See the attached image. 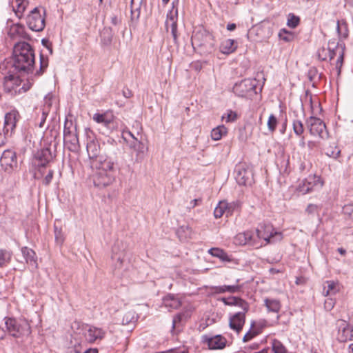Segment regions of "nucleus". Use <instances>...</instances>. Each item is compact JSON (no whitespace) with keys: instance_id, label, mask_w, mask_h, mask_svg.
<instances>
[{"instance_id":"1","label":"nucleus","mask_w":353,"mask_h":353,"mask_svg":"<svg viewBox=\"0 0 353 353\" xmlns=\"http://www.w3.org/2000/svg\"><path fill=\"white\" fill-rule=\"evenodd\" d=\"M34 65V51L27 42L16 43L13 48L12 67L18 72L30 73Z\"/></svg>"},{"instance_id":"2","label":"nucleus","mask_w":353,"mask_h":353,"mask_svg":"<svg viewBox=\"0 0 353 353\" xmlns=\"http://www.w3.org/2000/svg\"><path fill=\"white\" fill-rule=\"evenodd\" d=\"M191 42L194 50L201 55L211 54L215 50L214 36L203 28L193 32Z\"/></svg>"},{"instance_id":"3","label":"nucleus","mask_w":353,"mask_h":353,"mask_svg":"<svg viewBox=\"0 0 353 353\" xmlns=\"http://www.w3.org/2000/svg\"><path fill=\"white\" fill-rule=\"evenodd\" d=\"M344 52V43L336 41V39H332L328 42L327 48L325 47L319 48L318 50L317 54L319 59L322 61H326L327 59L331 61L335 57H337L335 63V70L337 75L339 76L341 74V67L343 63Z\"/></svg>"},{"instance_id":"4","label":"nucleus","mask_w":353,"mask_h":353,"mask_svg":"<svg viewBox=\"0 0 353 353\" xmlns=\"http://www.w3.org/2000/svg\"><path fill=\"white\" fill-rule=\"evenodd\" d=\"M92 170H95V172L92 176L94 186L101 189L111 185L114 181V172L115 170L114 162L106 161L97 167H91Z\"/></svg>"},{"instance_id":"5","label":"nucleus","mask_w":353,"mask_h":353,"mask_svg":"<svg viewBox=\"0 0 353 353\" xmlns=\"http://www.w3.org/2000/svg\"><path fill=\"white\" fill-rule=\"evenodd\" d=\"M4 320L7 332L14 338L28 336L31 333L30 325L25 319L5 317Z\"/></svg>"},{"instance_id":"6","label":"nucleus","mask_w":353,"mask_h":353,"mask_svg":"<svg viewBox=\"0 0 353 353\" xmlns=\"http://www.w3.org/2000/svg\"><path fill=\"white\" fill-rule=\"evenodd\" d=\"M19 119V113L16 110L6 114L3 125L0 123V146L4 145L7 138L14 134Z\"/></svg>"},{"instance_id":"7","label":"nucleus","mask_w":353,"mask_h":353,"mask_svg":"<svg viewBox=\"0 0 353 353\" xmlns=\"http://www.w3.org/2000/svg\"><path fill=\"white\" fill-rule=\"evenodd\" d=\"M63 141L67 149L76 152L79 150L80 145L77 132V128L71 121L66 120L63 129Z\"/></svg>"},{"instance_id":"8","label":"nucleus","mask_w":353,"mask_h":353,"mask_svg":"<svg viewBox=\"0 0 353 353\" xmlns=\"http://www.w3.org/2000/svg\"><path fill=\"white\" fill-rule=\"evenodd\" d=\"M258 83L256 79H245L236 83L232 91L239 97H252L257 94Z\"/></svg>"},{"instance_id":"9","label":"nucleus","mask_w":353,"mask_h":353,"mask_svg":"<svg viewBox=\"0 0 353 353\" xmlns=\"http://www.w3.org/2000/svg\"><path fill=\"white\" fill-rule=\"evenodd\" d=\"M21 83V80L18 77L14 75L6 77L3 83L4 90L12 96L26 92L32 87L33 81L32 79L30 81V79H28L27 83H24L22 87H20Z\"/></svg>"},{"instance_id":"10","label":"nucleus","mask_w":353,"mask_h":353,"mask_svg":"<svg viewBox=\"0 0 353 353\" xmlns=\"http://www.w3.org/2000/svg\"><path fill=\"white\" fill-rule=\"evenodd\" d=\"M87 152L90 159V167H97L102 163L111 159L100 154L101 149L98 141L92 139L87 143Z\"/></svg>"},{"instance_id":"11","label":"nucleus","mask_w":353,"mask_h":353,"mask_svg":"<svg viewBox=\"0 0 353 353\" xmlns=\"http://www.w3.org/2000/svg\"><path fill=\"white\" fill-rule=\"evenodd\" d=\"M26 23L32 31L40 32L44 29L45 17L41 14L39 8H34L30 12L26 17Z\"/></svg>"},{"instance_id":"12","label":"nucleus","mask_w":353,"mask_h":353,"mask_svg":"<svg viewBox=\"0 0 353 353\" xmlns=\"http://www.w3.org/2000/svg\"><path fill=\"white\" fill-rule=\"evenodd\" d=\"M235 179L241 185H250L253 182L252 168L245 163L237 165L235 168Z\"/></svg>"},{"instance_id":"13","label":"nucleus","mask_w":353,"mask_h":353,"mask_svg":"<svg viewBox=\"0 0 353 353\" xmlns=\"http://www.w3.org/2000/svg\"><path fill=\"white\" fill-rule=\"evenodd\" d=\"M323 185L320 176L314 174L309 175L297 188L298 191L303 194H307L314 190L315 188H321Z\"/></svg>"},{"instance_id":"14","label":"nucleus","mask_w":353,"mask_h":353,"mask_svg":"<svg viewBox=\"0 0 353 353\" xmlns=\"http://www.w3.org/2000/svg\"><path fill=\"white\" fill-rule=\"evenodd\" d=\"M201 342L207 345L210 350H222L227 344V339L221 334L214 336L203 335Z\"/></svg>"},{"instance_id":"15","label":"nucleus","mask_w":353,"mask_h":353,"mask_svg":"<svg viewBox=\"0 0 353 353\" xmlns=\"http://www.w3.org/2000/svg\"><path fill=\"white\" fill-rule=\"evenodd\" d=\"M248 312L244 310L239 311L229 316V327L231 330L239 334L245 323V315Z\"/></svg>"},{"instance_id":"16","label":"nucleus","mask_w":353,"mask_h":353,"mask_svg":"<svg viewBox=\"0 0 353 353\" xmlns=\"http://www.w3.org/2000/svg\"><path fill=\"white\" fill-rule=\"evenodd\" d=\"M306 124L312 135H318L323 137L325 125L321 119L315 117H310L306 120Z\"/></svg>"},{"instance_id":"17","label":"nucleus","mask_w":353,"mask_h":353,"mask_svg":"<svg viewBox=\"0 0 353 353\" xmlns=\"http://www.w3.org/2000/svg\"><path fill=\"white\" fill-rule=\"evenodd\" d=\"M105 335V332L94 326L86 325L84 329L83 336L86 341L92 343L97 340H102Z\"/></svg>"},{"instance_id":"18","label":"nucleus","mask_w":353,"mask_h":353,"mask_svg":"<svg viewBox=\"0 0 353 353\" xmlns=\"http://www.w3.org/2000/svg\"><path fill=\"white\" fill-rule=\"evenodd\" d=\"M0 163L6 172H10L17 164L15 152L10 150H5L1 157Z\"/></svg>"},{"instance_id":"19","label":"nucleus","mask_w":353,"mask_h":353,"mask_svg":"<svg viewBox=\"0 0 353 353\" xmlns=\"http://www.w3.org/2000/svg\"><path fill=\"white\" fill-rule=\"evenodd\" d=\"M339 327L338 340L340 342L353 341V326L344 320H340Z\"/></svg>"},{"instance_id":"20","label":"nucleus","mask_w":353,"mask_h":353,"mask_svg":"<svg viewBox=\"0 0 353 353\" xmlns=\"http://www.w3.org/2000/svg\"><path fill=\"white\" fill-rule=\"evenodd\" d=\"M219 300L223 302L225 305L236 306L245 312H248L250 309L249 303L238 296L221 297Z\"/></svg>"},{"instance_id":"21","label":"nucleus","mask_w":353,"mask_h":353,"mask_svg":"<svg viewBox=\"0 0 353 353\" xmlns=\"http://www.w3.org/2000/svg\"><path fill=\"white\" fill-rule=\"evenodd\" d=\"M106 130L108 133L121 132L122 138L124 140H126V134L129 135L130 137H133V134L130 131L124 129L123 124L116 117H114V118L112 120L110 125L107 127Z\"/></svg>"},{"instance_id":"22","label":"nucleus","mask_w":353,"mask_h":353,"mask_svg":"<svg viewBox=\"0 0 353 353\" xmlns=\"http://www.w3.org/2000/svg\"><path fill=\"white\" fill-rule=\"evenodd\" d=\"M270 227L263 228V226H261V228L256 229L254 232L256 241L259 239H263L269 243L274 236H279V239H281V233L275 232L273 234L272 232H270Z\"/></svg>"},{"instance_id":"23","label":"nucleus","mask_w":353,"mask_h":353,"mask_svg":"<svg viewBox=\"0 0 353 353\" xmlns=\"http://www.w3.org/2000/svg\"><path fill=\"white\" fill-rule=\"evenodd\" d=\"M165 28L167 31H168L169 29L170 28L174 43L176 44L178 41L177 19L176 17L174 15L172 12H170L167 15V19L165 21Z\"/></svg>"},{"instance_id":"24","label":"nucleus","mask_w":353,"mask_h":353,"mask_svg":"<svg viewBox=\"0 0 353 353\" xmlns=\"http://www.w3.org/2000/svg\"><path fill=\"white\" fill-rule=\"evenodd\" d=\"M35 159L39 161L38 165L45 167L52 159V154L50 148H43L35 154Z\"/></svg>"},{"instance_id":"25","label":"nucleus","mask_w":353,"mask_h":353,"mask_svg":"<svg viewBox=\"0 0 353 353\" xmlns=\"http://www.w3.org/2000/svg\"><path fill=\"white\" fill-rule=\"evenodd\" d=\"M114 117L112 111H106L102 114H94L92 119L97 123H101L107 128Z\"/></svg>"},{"instance_id":"26","label":"nucleus","mask_w":353,"mask_h":353,"mask_svg":"<svg viewBox=\"0 0 353 353\" xmlns=\"http://www.w3.org/2000/svg\"><path fill=\"white\" fill-rule=\"evenodd\" d=\"M22 254L26 259V263L32 268H37V256L34 251L28 247L21 248Z\"/></svg>"},{"instance_id":"27","label":"nucleus","mask_w":353,"mask_h":353,"mask_svg":"<svg viewBox=\"0 0 353 353\" xmlns=\"http://www.w3.org/2000/svg\"><path fill=\"white\" fill-rule=\"evenodd\" d=\"M242 285L239 284L235 285H223L212 287V290L216 294H223L229 292L230 294H234L239 292L241 290Z\"/></svg>"},{"instance_id":"28","label":"nucleus","mask_w":353,"mask_h":353,"mask_svg":"<svg viewBox=\"0 0 353 353\" xmlns=\"http://www.w3.org/2000/svg\"><path fill=\"white\" fill-rule=\"evenodd\" d=\"M163 303L167 308L170 310L178 309L181 305V301L174 294H169L163 299Z\"/></svg>"},{"instance_id":"29","label":"nucleus","mask_w":353,"mask_h":353,"mask_svg":"<svg viewBox=\"0 0 353 353\" xmlns=\"http://www.w3.org/2000/svg\"><path fill=\"white\" fill-rule=\"evenodd\" d=\"M134 141L130 144V148H133L134 152L137 153V159L141 160L143 158L144 153L145 152V145L140 141H139L134 135L131 137Z\"/></svg>"},{"instance_id":"30","label":"nucleus","mask_w":353,"mask_h":353,"mask_svg":"<svg viewBox=\"0 0 353 353\" xmlns=\"http://www.w3.org/2000/svg\"><path fill=\"white\" fill-rule=\"evenodd\" d=\"M237 48L236 43L233 39L224 40L220 46V51L223 54H229L236 50Z\"/></svg>"},{"instance_id":"31","label":"nucleus","mask_w":353,"mask_h":353,"mask_svg":"<svg viewBox=\"0 0 353 353\" xmlns=\"http://www.w3.org/2000/svg\"><path fill=\"white\" fill-rule=\"evenodd\" d=\"M208 253L210 254L212 256L219 258L222 261L230 262L232 261L231 258L223 250L218 248H210L208 250Z\"/></svg>"},{"instance_id":"32","label":"nucleus","mask_w":353,"mask_h":353,"mask_svg":"<svg viewBox=\"0 0 353 353\" xmlns=\"http://www.w3.org/2000/svg\"><path fill=\"white\" fill-rule=\"evenodd\" d=\"M245 237V240L248 241V245L252 246H259V243L256 242L255 233L253 231L248 230L242 233L238 234V239H241V237Z\"/></svg>"},{"instance_id":"33","label":"nucleus","mask_w":353,"mask_h":353,"mask_svg":"<svg viewBox=\"0 0 353 353\" xmlns=\"http://www.w3.org/2000/svg\"><path fill=\"white\" fill-rule=\"evenodd\" d=\"M261 333V329L256 327L255 321L251 323V326L248 332L244 335L243 338V342H248L252 340Z\"/></svg>"},{"instance_id":"34","label":"nucleus","mask_w":353,"mask_h":353,"mask_svg":"<svg viewBox=\"0 0 353 353\" xmlns=\"http://www.w3.org/2000/svg\"><path fill=\"white\" fill-rule=\"evenodd\" d=\"M12 256V251L6 249H0V268L7 266L11 261Z\"/></svg>"},{"instance_id":"35","label":"nucleus","mask_w":353,"mask_h":353,"mask_svg":"<svg viewBox=\"0 0 353 353\" xmlns=\"http://www.w3.org/2000/svg\"><path fill=\"white\" fill-rule=\"evenodd\" d=\"M265 305L269 312L277 313L281 309V303L276 299H265Z\"/></svg>"},{"instance_id":"36","label":"nucleus","mask_w":353,"mask_h":353,"mask_svg":"<svg viewBox=\"0 0 353 353\" xmlns=\"http://www.w3.org/2000/svg\"><path fill=\"white\" fill-rule=\"evenodd\" d=\"M325 154L332 158L337 159L341 153V150L334 143L329 145H326L324 148Z\"/></svg>"},{"instance_id":"37","label":"nucleus","mask_w":353,"mask_h":353,"mask_svg":"<svg viewBox=\"0 0 353 353\" xmlns=\"http://www.w3.org/2000/svg\"><path fill=\"white\" fill-rule=\"evenodd\" d=\"M228 132L227 128L223 125H219L211 132V137L214 141L220 140Z\"/></svg>"},{"instance_id":"38","label":"nucleus","mask_w":353,"mask_h":353,"mask_svg":"<svg viewBox=\"0 0 353 353\" xmlns=\"http://www.w3.org/2000/svg\"><path fill=\"white\" fill-rule=\"evenodd\" d=\"M14 8L17 15L21 17V15L23 14L28 5V0H14Z\"/></svg>"},{"instance_id":"39","label":"nucleus","mask_w":353,"mask_h":353,"mask_svg":"<svg viewBox=\"0 0 353 353\" xmlns=\"http://www.w3.org/2000/svg\"><path fill=\"white\" fill-rule=\"evenodd\" d=\"M327 287H324L323 293L325 296L336 294L339 291V283L334 281H326Z\"/></svg>"},{"instance_id":"40","label":"nucleus","mask_w":353,"mask_h":353,"mask_svg":"<svg viewBox=\"0 0 353 353\" xmlns=\"http://www.w3.org/2000/svg\"><path fill=\"white\" fill-rule=\"evenodd\" d=\"M227 205L225 201H220L214 211L216 219L221 218L224 214L226 215Z\"/></svg>"},{"instance_id":"41","label":"nucleus","mask_w":353,"mask_h":353,"mask_svg":"<svg viewBox=\"0 0 353 353\" xmlns=\"http://www.w3.org/2000/svg\"><path fill=\"white\" fill-rule=\"evenodd\" d=\"M126 248V244L123 241L117 240L112 247V254H125Z\"/></svg>"},{"instance_id":"42","label":"nucleus","mask_w":353,"mask_h":353,"mask_svg":"<svg viewBox=\"0 0 353 353\" xmlns=\"http://www.w3.org/2000/svg\"><path fill=\"white\" fill-rule=\"evenodd\" d=\"M336 29L341 37L346 38L348 35L347 25L345 21H337Z\"/></svg>"},{"instance_id":"43","label":"nucleus","mask_w":353,"mask_h":353,"mask_svg":"<svg viewBox=\"0 0 353 353\" xmlns=\"http://www.w3.org/2000/svg\"><path fill=\"white\" fill-rule=\"evenodd\" d=\"M48 66V58L45 57L42 54L40 55V67L39 70L35 73V76H41L45 72Z\"/></svg>"},{"instance_id":"44","label":"nucleus","mask_w":353,"mask_h":353,"mask_svg":"<svg viewBox=\"0 0 353 353\" xmlns=\"http://www.w3.org/2000/svg\"><path fill=\"white\" fill-rule=\"evenodd\" d=\"M279 37L281 40L289 42L293 40L294 34L291 32L283 28L279 31Z\"/></svg>"},{"instance_id":"45","label":"nucleus","mask_w":353,"mask_h":353,"mask_svg":"<svg viewBox=\"0 0 353 353\" xmlns=\"http://www.w3.org/2000/svg\"><path fill=\"white\" fill-rule=\"evenodd\" d=\"M300 22V19L299 17L294 15L292 13L289 14L287 26L291 28H295L298 26Z\"/></svg>"},{"instance_id":"46","label":"nucleus","mask_w":353,"mask_h":353,"mask_svg":"<svg viewBox=\"0 0 353 353\" xmlns=\"http://www.w3.org/2000/svg\"><path fill=\"white\" fill-rule=\"evenodd\" d=\"M225 204L227 205V217L231 216L233 214V212L236 210H238L240 207L239 203L238 201H234L232 203H228L227 201H225Z\"/></svg>"},{"instance_id":"47","label":"nucleus","mask_w":353,"mask_h":353,"mask_svg":"<svg viewBox=\"0 0 353 353\" xmlns=\"http://www.w3.org/2000/svg\"><path fill=\"white\" fill-rule=\"evenodd\" d=\"M131 14L132 19H138L140 16V2L136 6L135 0H131Z\"/></svg>"},{"instance_id":"48","label":"nucleus","mask_w":353,"mask_h":353,"mask_svg":"<svg viewBox=\"0 0 353 353\" xmlns=\"http://www.w3.org/2000/svg\"><path fill=\"white\" fill-rule=\"evenodd\" d=\"M273 353H287L285 347L279 341H274L271 350Z\"/></svg>"},{"instance_id":"49","label":"nucleus","mask_w":353,"mask_h":353,"mask_svg":"<svg viewBox=\"0 0 353 353\" xmlns=\"http://www.w3.org/2000/svg\"><path fill=\"white\" fill-rule=\"evenodd\" d=\"M294 132L297 136H301L304 132L303 124L299 120H294L292 123Z\"/></svg>"},{"instance_id":"50","label":"nucleus","mask_w":353,"mask_h":353,"mask_svg":"<svg viewBox=\"0 0 353 353\" xmlns=\"http://www.w3.org/2000/svg\"><path fill=\"white\" fill-rule=\"evenodd\" d=\"M54 236L56 243L59 245H62L64 242L65 237L61 229H59L54 225Z\"/></svg>"},{"instance_id":"51","label":"nucleus","mask_w":353,"mask_h":353,"mask_svg":"<svg viewBox=\"0 0 353 353\" xmlns=\"http://www.w3.org/2000/svg\"><path fill=\"white\" fill-rule=\"evenodd\" d=\"M277 119L274 114H270L268 121V130L273 132L275 131L276 125H277Z\"/></svg>"},{"instance_id":"52","label":"nucleus","mask_w":353,"mask_h":353,"mask_svg":"<svg viewBox=\"0 0 353 353\" xmlns=\"http://www.w3.org/2000/svg\"><path fill=\"white\" fill-rule=\"evenodd\" d=\"M125 256V254H112V259L117 262L116 266L117 268H121L122 266Z\"/></svg>"},{"instance_id":"53","label":"nucleus","mask_w":353,"mask_h":353,"mask_svg":"<svg viewBox=\"0 0 353 353\" xmlns=\"http://www.w3.org/2000/svg\"><path fill=\"white\" fill-rule=\"evenodd\" d=\"M236 113L232 110L228 111L227 114L222 116V119L225 120L226 122L234 121L236 119Z\"/></svg>"},{"instance_id":"54","label":"nucleus","mask_w":353,"mask_h":353,"mask_svg":"<svg viewBox=\"0 0 353 353\" xmlns=\"http://www.w3.org/2000/svg\"><path fill=\"white\" fill-rule=\"evenodd\" d=\"M134 319V312L132 311L127 312L123 316L121 323L123 325L129 324Z\"/></svg>"},{"instance_id":"55","label":"nucleus","mask_w":353,"mask_h":353,"mask_svg":"<svg viewBox=\"0 0 353 353\" xmlns=\"http://www.w3.org/2000/svg\"><path fill=\"white\" fill-rule=\"evenodd\" d=\"M320 207L314 204H309L305 209V212L309 214H314L317 213Z\"/></svg>"},{"instance_id":"56","label":"nucleus","mask_w":353,"mask_h":353,"mask_svg":"<svg viewBox=\"0 0 353 353\" xmlns=\"http://www.w3.org/2000/svg\"><path fill=\"white\" fill-rule=\"evenodd\" d=\"M54 175V171L52 170H49L48 174L46 176L43 181V184L48 186L51 183Z\"/></svg>"},{"instance_id":"57","label":"nucleus","mask_w":353,"mask_h":353,"mask_svg":"<svg viewBox=\"0 0 353 353\" xmlns=\"http://www.w3.org/2000/svg\"><path fill=\"white\" fill-rule=\"evenodd\" d=\"M317 75L318 72L316 68H311L309 70L307 77L310 81H314Z\"/></svg>"},{"instance_id":"58","label":"nucleus","mask_w":353,"mask_h":353,"mask_svg":"<svg viewBox=\"0 0 353 353\" xmlns=\"http://www.w3.org/2000/svg\"><path fill=\"white\" fill-rule=\"evenodd\" d=\"M183 314H177L175 315L172 319V331L174 330L176 325L178 323L181 322L182 320Z\"/></svg>"},{"instance_id":"59","label":"nucleus","mask_w":353,"mask_h":353,"mask_svg":"<svg viewBox=\"0 0 353 353\" xmlns=\"http://www.w3.org/2000/svg\"><path fill=\"white\" fill-rule=\"evenodd\" d=\"M41 43L43 44V46H44L45 47H46L50 53L52 54V44L46 39H42L41 41Z\"/></svg>"},{"instance_id":"60","label":"nucleus","mask_w":353,"mask_h":353,"mask_svg":"<svg viewBox=\"0 0 353 353\" xmlns=\"http://www.w3.org/2000/svg\"><path fill=\"white\" fill-rule=\"evenodd\" d=\"M123 95L125 98H130L132 97V92L128 88H125L123 90Z\"/></svg>"},{"instance_id":"61","label":"nucleus","mask_w":353,"mask_h":353,"mask_svg":"<svg viewBox=\"0 0 353 353\" xmlns=\"http://www.w3.org/2000/svg\"><path fill=\"white\" fill-rule=\"evenodd\" d=\"M245 239V236L241 237V239H238V234L235 237L236 241L238 242L239 244H241V245H247L248 241Z\"/></svg>"},{"instance_id":"62","label":"nucleus","mask_w":353,"mask_h":353,"mask_svg":"<svg viewBox=\"0 0 353 353\" xmlns=\"http://www.w3.org/2000/svg\"><path fill=\"white\" fill-rule=\"evenodd\" d=\"M46 117H47V114L44 112H42V116H41V121H40V123L39 124V126L40 128H43V125H44V123L46 122Z\"/></svg>"},{"instance_id":"63","label":"nucleus","mask_w":353,"mask_h":353,"mask_svg":"<svg viewBox=\"0 0 353 353\" xmlns=\"http://www.w3.org/2000/svg\"><path fill=\"white\" fill-rule=\"evenodd\" d=\"M81 353H98L97 348H88L84 350H81Z\"/></svg>"},{"instance_id":"64","label":"nucleus","mask_w":353,"mask_h":353,"mask_svg":"<svg viewBox=\"0 0 353 353\" xmlns=\"http://www.w3.org/2000/svg\"><path fill=\"white\" fill-rule=\"evenodd\" d=\"M69 353H81V347L79 346H74L69 351Z\"/></svg>"}]
</instances>
